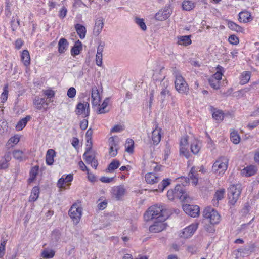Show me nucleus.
Instances as JSON below:
<instances>
[{"label":"nucleus","instance_id":"nucleus-1","mask_svg":"<svg viewBox=\"0 0 259 259\" xmlns=\"http://www.w3.org/2000/svg\"><path fill=\"white\" fill-rule=\"evenodd\" d=\"M164 208L161 205H155L150 207L145 213L144 217L146 221H148L153 219L165 220Z\"/></svg>","mask_w":259,"mask_h":259},{"label":"nucleus","instance_id":"nucleus-2","mask_svg":"<svg viewBox=\"0 0 259 259\" xmlns=\"http://www.w3.org/2000/svg\"><path fill=\"white\" fill-rule=\"evenodd\" d=\"M242 188L240 184L231 185L228 189V196L229 203L234 205L237 202L241 193Z\"/></svg>","mask_w":259,"mask_h":259},{"label":"nucleus","instance_id":"nucleus-3","mask_svg":"<svg viewBox=\"0 0 259 259\" xmlns=\"http://www.w3.org/2000/svg\"><path fill=\"white\" fill-rule=\"evenodd\" d=\"M228 159L224 156L220 157L213 164L212 170L218 175L223 174L227 169Z\"/></svg>","mask_w":259,"mask_h":259},{"label":"nucleus","instance_id":"nucleus-4","mask_svg":"<svg viewBox=\"0 0 259 259\" xmlns=\"http://www.w3.org/2000/svg\"><path fill=\"white\" fill-rule=\"evenodd\" d=\"M203 216L209 219V222L213 225L217 224L220 221L221 216L218 212L211 207L205 208L203 212Z\"/></svg>","mask_w":259,"mask_h":259},{"label":"nucleus","instance_id":"nucleus-5","mask_svg":"<svg viewBox=\"0 0 259 259\" xmlns=\"http://www.w3.org/2000/svg\"><path fill=\"white\" fill-rule=\"evenodd\" d=\"M175 86L176 90L180 94L187 95L189 88L185 78L182 76H179L175 78Z\"/></svg>","mask_w":259,"mask_h":259},{"label":"nucleus","instance_id":"nucleus-6","mask_svg":"<svg viewBox=\"0 0 259 259\" xmlns=\"http://www.w3.org/2000/svg\"><path fill=\"white\" fill-rule=\"evenodd\" d=\"M173 190L175 191V195L176 199H180L183 202H188V199L190 198L185 191L184 187L181 184L177 185Z\"/></svg>","mask_w":259,"mask_h":259},{"label":"nucleus","instance_id":"nucleus-7","mask_svg":"<svg viewBox=\"0 0 259 259\" xmlns=\"http://www.w3.org/2000/svg\"><path fill=\"white\" fill-rule=\"evenodd\" d=\"M69 215L73 222L77 224L80 221L81 215V208L76 204H73L70 208Z\"/></svg>","mask_w":259,"mask_h":259},{"label":"nucleus","instance_id":"nucleus-8","mask_svg":"<svg viewBox=\"0 0 259 259\" xmlns=\"http://www.w3.org/2000/svg\"><path fill=\"white\" fill-rule=\"evenodd\" d=\"M183 209L186 214L193 218L198 217L200 213L199 207L196 205L183 204Z\"/></svg>","mask_w":259,"mask_h":259},{"label":"nucleus","instance_id":"nucleus-9","mask_svg":"<svg viewBox=\"0 0 259 259\" xmlns=\"http://www.w3.org/2000/svg\"><path fill=\"white\" fill-rule=\"evenodd\" d=\"M172 10L169 6H166L160 10L155 15V19L158 21H163L170 16Z\"/></svg>","mask_w":259,"mask_h":259},{"label":"nucleus","instance_id":"nucleus-10","mask_svg":"<svg viewBox=\"0 0 259 259\" xmlns=\"http://www.w3.org/2000/svg\"><path fill=\"white\" fill-rule=\"evenodd\" d=\"M85 112V117H88L90 115V104L88 102H85L84 103L79 102L75 108V112L78 115L82 114L84 112Z\"/></svg>","mask_w":259,"mask_h":259},{"label":"nucleus","instance_id":"nucleus-11","mask_svg":"<svg viewBox=\"0 0 259 259\" xmlns=\"http://www.w3.org/2000/svg\"><path fill=\"white\" fill-rule=\"evenodd\" d=\"M164 221L163 220H157V221H155L152 225L149 227L150 232L158 233L165 229L167 225L166 223H164Z\"/></svg>","mask_w":259,"mask_h":259},{"label":"nucleus","instance_id":"nucleus-12","mask_svg":"<svg viewBox=\"0 0 259 259\" xmlns=\"http://www.w3.org/2000/svg\"><path fill=\"white\" fill-rule=\"evenodd\" d=\"M237 251L242 254L243 256H249L252 253L257 251V247L253 243H251L244 248L238 249Z\"/></svg>","mask_w":259,"mask_h":259},{"label":"nucleus","instance_id":"nucleus-13","mask_svg":"<svg viewBox=\"0 0 259 259\" xmlns=\"http://www.w3.org/2000/svg\"><path fill=\"white\" fill-rule=\"evenodd\" d=\"M91 97L92 99V105L93 107L99 106L101 98L96 86L93 87L92 89Z\"/></svg>","mask_w":259,"mask_h":259},{"label":"nucleus","instance_id":"nucleus-14","mask_svg":"<svg viewBox=\"0 0 259 259\" xmlns=\"http://www.w3.org/2000/svg\"><path fill=\"white\" fill-rule=\"evenodd\" d=\"M198 228L197 224H192L183 229L181 236L188 238L191 236Z\"/></svg>","mask_w":259,"mask_h":259},{"label":"nucleus","instance_id":"nucleus-15","mask_svg":"<svg viewBox=\"0 0 259 259\" xmlns=\"http://www.w3.org/2000/svg\"><path fill=\"white\" fill-rule=\"evenodd\" d=\"M201 170V168L199 167L196 168V167L193 166L191 168V170L188 174V178H189V181H192L193 185L196 186L197 184L198 181V171H200Z\"/></svg>","mask_w":259,"mask_h":259},{"label":"nucleus","instance_id":"nucleus-16","mask_svg":"<svg viewBox=\"0 0 259 259\" xmlns=\"http://www.w3.org/2000/svg\"><path fill=\"white\" fill-rule=\"evenodd\" d=\"M113 193L117 200H119L125 195L126 189L123 185H119L113 189Z\"/></svg>","mask_w":259,"mask_h":259},{"label":"nucleus","instance_id":"nucleus-17","mask_svg":"<svg viewBox=\"0 0 259 259\" xmlns=\"http://www.w3.org/2000/svg\"><path fill=\"white\" fill-rule=\"evenodd\" d=\"M161 128L156 127L152 133V139L153 144L157 145L161 140Z\"/></svg>","mask_w":259,"mask_h":259},{"label":"nucleus","instance_id":"nucleus-18","mask_svg":"<svg viewBox=\"0 0 259 259\" xmlns=\"http://www.w3.org/2000/svg\"><path fill=\"white\" fill-rule=\"evenodd\" d=\"M238 19L240 22L247 23L250 22L252 20V18L250 12L247 11H244L239 13Z\"/></svg>","mask_w":259,"mask_h":259},{"label":"nucleus","instance_id":"nucleus-19","mask_svg":"<svg viewBox=\"0 0 259 259\" xmlns=\"http://www.w3.org/2000/svg\"><path fill=\"white\" fill-rule=\"evenodd\" d=\"M256 171V167L251 165L243 168L241 171V174L243 176L248 177L254 175Z\"/></svg>","mask_w":259,"mask_h":259},{"label":"nucleus","instance_id":"nucleus-20","mask_svg":"<svg viewBox=\"0 0 259 259\" xmlns=\"http://www.w3.org/2000/svg\"><path fill=\"white\" fill-rule=\"evenodd\" d=\"M154 80L156 81V82H160L159 87L161 90H170V88L169 81L165 79V76H163L158 79L156 78L155 75H154Z\"/></svg>","mask_w":259,"mask_h":259},{"label":"nucleus","instance_id":"nucleus-21","mask_svg":"<svg viewBox=\"0 0 259 259\" xmlns=\"http://www.w3.org/2000/svg\"><path fill=\"white\" fill-rule=\"evenodd\" d=\"M82 50V45L81 42L78 40L76 41L71 49V54L73 56L79 55Z\"/></svg>","mask_w":259,"mask_h":259},{"label":"nucleus","instance_id":"nucleus-22","mask_svg":"<svg viewBox=\"0 0 259 259\" xmlns=\"http://www.w3.org/2000/svg\"><path fill=\"white\" fill-rule=\"evenodd\" d=\"M32 117L30 115H27L24 118L20 120L16 126L17 131L23 130L26 125L27 122L31 119Z\"/></svg>","mask_w":259,"mask_h":259},{"label":"nucleus","instance_id":"nucleus-23","mask_svg":"<svg viewBox=\"0 0 259 259\" xmlns=\"http://www.w3.org/2000/svg\"><path fill=\"white\" fill-rule=\"evenodd\" d=\"M55 156V151L52 149L47 151L46 156V162L47 165H52L54 163V157Z\"/></svg>","mask_w":259,"mask_h":259},{"label":"nucleus","instance_id":"nucleus-24","mask_svg":"<svg viewBox=\"0 0 259 259\" xmlns=\"http://www.w3.org/2000/svg\"><path fill=\"white\" fill-rule=\"evenodd\" d=\"M195 7V2L191 0H184L182 2V8L185 11H191Z\"/></svg>","mask_w":259,"mask_h":259},{"label":"nucleus","instance_id":"nucleus-25","mask_svg":"<svg viewBox=\"0 0 259 259\" xmlns=\"http://www.w3.org/2000/svg\"><path fill=\"white\" fill-rule=\"evenodd\" d=\"M68 43L64 38H61L58 42V52L62 54L67 49Z\"/></svg>","mask_w":259,"mask_h":259},{"label":"nucleus","instance_id":"nucleus-26","mask_svg":"<svg viewBox=\"0 0 259 259\" xmlns=\"http://www.w3.org/2000/svg\"><path fill=\"white\" fill-rule=\"evenodd\" d=\"M34 105L36 106V108L38 110H40L44 105L48 106V103L46 102L45 98L35 97L33 101Z\"/></svg>","mask_w":259,"mask_h":259},{"label":"nucleus","instance_id":"nucleus-27","mask_svg":"<svg viewBox=\"0 0 259 259\" xmlns=\"http://www.w3.org/2000/svg\"><path fill=\"white\" fill-rule=\"evenodd\" d=\"M91 150V147L87 148L85 152L83 154V159L88 164H89L94 159L96 158L93 154H90Z\"/></svg>","mask_w":259,"mask_h":259},{"label":"nucleus","instance_id":"nucleus-28","mask_svg":"<svg viewBox=\"0 0 259 259\" xmlns=\"http://www.w3.org/2000/svg\"><path fill=\"white\" fill-rule=\"evenodd\" d=\"M145 180L147 183L153 184L159 181V178L156 176L154 174L150 172L146 174Z\"/></svg>","mask_w":259,"mask_h":259},{"label":"nucleus","instance_id":"nucleus-29","mask_svg":"<svg viewBox=\"0 0 259 259\" xmlns=\"http://www.w3.org/2000/svg\"><path fill=\"white\" fill-rule=\"evenodd\" d=\"M251 73L250 71H244L240 76V84L244 85L249 82L250 79Z\"/></svg>","mask_w":259,"mask_h":259},{"label":"nucleus","instance_id":"nucleus-30","mask_svg":"<svg viewBox=\"0 0 259 259\" xmlns=\"http://www.w3.org/2000/svg\"><path fill=\"white\" fill-rule=\"evenodd\" d=\"M120 165V162L119 160L114 159L109 164L106 170V172H112L114 170L118 168Z\"/></svg>","mask_w":259,"mask_h":259},{"label":"nucleus","instance_id":"nucleus-31","mask_svg":"<svg viewBox=\"0 0 259 259\" xmlns=\"http://www.w3.org/2000/svg\"><path fill=\"white\" fill-rule=\"evenodd\" d=\"M21 60L25 66H28L30 65V57L28 50H24L22 51Z\"/></svg>","mask_w":259,"mask_h":259},{"label":"nucleus","instance_id":"nucleus-32","mask_svg":"<svg viewBox=\"0 0 259 259\" xmlns=\"http://www.w3.org/2000/svg\"><path fill=\"white\" fill-rule=\"evenodd\" d=\"M110 101V98H106L103 101L102 104L100 105L97 112L98 114H104L109 112V110H106L105 109L107 107L109 102Z\"/></svg>","mask_w":259,"mask_h":259},{"label":"nucleus","instance_id":"nucleus-33","mask_svg":"<svg viewBox=\"0 0 259 259\" xmlns=\"http://www.w3.org/2000/svg\"><path fill=\"white\" fill-rule=\"evenodd\" d=\"M178 44L180 45L187 46L191 44V35L178 37Z\"/></svg>","mask_w":259,"mask_h":259},{"label":"nucleus","instance_id":"nucleus-34","mask_svg":"<svg viewBox=\"0 0 259 259\" xmlns=\"http://www.w3.org/2000/svg\"><path fill=\"white\" fill-rule=\"evenodd\" d=\"M201 147V142L199 141L195 140L191 145V152L194 154H197L200 151Z\"/></svg>","mask_w":259,"mask_h":259},{"label":"nucleus","instance_id":"nucleus-35","mask_svg":"<svg viewBox=\"0 0 259 259\" xmlns=\"http://www.w3.org/2000/svg\"><path fill=\"white\" fill-rule=\"evenodd\" d=\"M39 189L38 187L35 186L34 187L31 191V195L29 197V201L30 202H34L35 201L39 196Z\"/></svg>","mask_w":259,"mask_h":259},{"label":"nucleus","instance_id":"nucleus-36","mask_svg":"<svg viewBox=\"0 0 259 259\" xmlns=\"http://www.w3.org/2000/svg\"><path fill=\"white\" fill-rule=\"evenodd\" d=\"M104 25L103 20L102 18L97 19L94 28V32H100L102 31Z\"/></svg>","mask_w":259,"mask_h":259},{"label":"nucleus","instance_id":"nucleus-37","mask_svg":"<svg viewBox=\"0 0 259 259\" xmlns=\"http://www.w3.org/2000/svg\"><path fill=\"white\" fill-rule=\"evenodd\" d=\"M55 254L54 250L52 249H45L41 252V256L44 258L49 259L53 258Z\"/></svg>","mask_w":259,"mask_h":259},{"label":"nucleus","instance_id":"nucleus-38","mask_svg":"<svg viewBox=\"0 0 259 259\" xmlns=\"http://www.w3.org/2000/svg\"><path fill=\"white\" fill-rule=\"evenodd\" d=\"M228 26L232 31L237 32H241L243 31V29L241 26L231 21L228 22Z\"/></svg>","mask_w":259,"mask_h":259},{"label":"nucleus","instance_id":"nucleus-39","mask_svg":"<svg viewBox=\"0 0 259 259\" xmlns=\"http://www.w3.org/2000/svg\"><path fill=\"white\" fill-rule=\"evenodd\" d=\"M224 70L223 67L222 66L218 65L217 67V72L213 75V77L211 79H216L218 81H220L221 80L222 75H223V71Z\"/></svg>","mask_w":259,"mask_h":259},{"label":"nucleus","instance_id":"nucleus-40","mask_svg":"<svg viewBox=\"0 0 259 259\" xmlns=\"http://www.w3.org/2000/svg\"><path fill=\"white\" fill-rule=\"evenodd\" d=\"M170 184V179H165L162 180V181L158 185V189H156L155 190L160 192H163L164 189Z\"/></svg>","mask_w":259,"mask_h":259},{"label":"nucleus","instance_id":"nucleus-41","mask_svg":"<svg viewBox=\"0 0 259 259\" xmlns=\"http://www.w3.org/2000/svg\"><path fill=\"white\" fill-rule=\"evenodd\" d=\"M38 170V166H36L33 167L30 171V177L28 179L29 183L32 182L35 179Z\"/></svg>","mask_w":259,"mask_h":259},{"label":"nucleus","instance_id":"nucleus-42","mask_svg":"<svg viewBox=\"0 0 259 259\" xmlns=\"http://www.w3.org/2000/svg\"><path fill=\"white\" fill-rule=\"evenodd\" d=\"M224 189H221L217 191L214 195V199L212 200V201H214V203L217 201V204H218V201L224 198Z\"/></svg>","mask_w":259,"mask_h":259},{"label":"nucleus","instance_id":"nucleus-43","mask_svg":"<svg viewBox=\"0 0 259 259\" xmlns=\"http://www.w3.org/2000/svg\"><path fill=\"white\" fill-rule=\"evenodd\" d=\"M213 118L218 121H220L224 119V113L222 111L217 110L214 111L212 114Z\"/></svg>","mask_w":259,"mask_h":259},{"label":"nucleus","instance_id":"nucleus-44","mask_svg":"<svg viewBox=\"0 0 259 259\" xmlns=\"http://www.w3.org/2000/svg\"><path fill=\"white\" fill-rule=\"evenodd\" d=\"M60 235L59 230L54 231L51 234V240L53 243H57L60 239Z\"/></svg>","mask_w":259,"mask_h":259},{"label":"nucleus","instance_id":"nucleus-45","mask_svg":"<svg viewBox=\"0 0 259 259\" xmlns=\"http://www.w3.org/2000/svg\"><path fill=\"white\" fill-rule=\"evenodd\" d=\"M135 22L138 26L140 27L143 31H145L146 30V25L143 19L136 17L135 18Z\"/></svg>","mask_w":259,"mask_h":259},{"label":"nucleus","instance_id":"nucleus-46","mask_svg":"<svg viewBox=\"0 0 259 259\" xmlns=\"http://www.w3.org/2000/svg\"><path fill=\"white\" fill-rule=\"evenodd\" d=\"M230 139L235 144H237L240 142V137L237 132H233L230 134Z\"/></svg>","mask_w":259,"mask_h":259},{"label":"nucleus","instance_id":"nucleus-47","mask_svg":"<svg viewBox=\"0 0 259 259\" xmlns=\"http://www.w3.org/2000/svg\"><path fill=\"white\" fill-rule=\"evenodd\" d=\"M117 137H111L109 139V145L110 147H114L115 149H119L118 141L115 139Z\"/></svg>","mask_w":259,"mask_h":259},{"label":"nucleus","instance_id":"nucleus-48","mask_svg":"<svg viewBox=\"0 0 259 259\" xmlns=\"http://www.w3.org/2000/svg\"><path fill=\"white\" fill-rule=\"evenodd\" d=\"M126 144H128V145L126 148V151L129 153H132L134 151V141L132 139H127Z\"/></svg>","mask_w":259,"mask_h":259},{"label":"nucleus","instance_id":"nucleus-49","mask_svg":"<svg viewBox=\"0 0 259 259\" xmlns=\"http://www.w3.org/2000/svg\"><path fill=\"white\" fill-rule=\"evenodd\" d=\"M170 95V90H161L160 98L161 102L163 103L166 97Z\"/></svg>","mask_w":259,"mask_h":259},{"label":"nucleus","instance_id":"nucleus-50","mask_svg":"<svg viewBox=\"0 0 259 259\" xmlns=\"http://www.w3.org/2000/svg\"><path fill=\"white\" fill-rule=\"evenodd\" d=\"M229 42L234 45H236L239 42V38L235 34L231 35L228 38Z\"/></svg>","mask_w":259,"mask_h":259},{"label":"nucleus","instance_id":"nucleus-51","mask_svg":"<svg viewBox=\"0 0 259 259\" xmlns=\"http://www.w3.org/2000/svg\"><path fill=\"white\" fill-rule=\"evenodd\" d=\"M180 155L185 156L187 159H188L190 156V154L188 150L186 147H180Z\"/></svg>","mask_w":259,"mask_h":259},{"label":"nucleus","instance_id":"nucleus-52","mask_svg":"<svg viewBox=\"0 0 259 259\" xmlns=\"http://www.w3.org/2000/svg\"><path fill=\"white\" fill-rule=\"evenodd\" d=\"M209 83L211 88L217 90L220 88V82L219 81L214 79H209Z\"/></svg>","mask_w":259,"mask_h":259},{"label":"nucleus","instance_id":"nucleus-53","mask_svg":"<svg viewBox=\"0 0 259 259\" xmlns=\"http://www.w3.org/2000/svg\"><path fill=\"white\" fill-rule=\"evenodd\" d=\"M76 94V89L73 87L70 88L67 93V95L68 97L70 98H74Z\"/></svg>","mask_w":259,"mask_h":259},{"label":"nucleus","instance_id":"nucleus-54","mask_svg":"<svg viewBox=\"0 0 259 259\" xmlns=\"http://www.w3.org/2000/svg\"><path fill=\"white\" fill-rule=\"evenodd\" d=\"M23 152L21 150H17L13 152L14 157L18 160H21L23 158Z\"/></svg>","mask_w":259,"mask_h":259},{"label":"nucleus","instance_id":"nucleus-55","mask_svg":"<svg viewBox=\"0 0 259 259\" xmlns=\"http://www.w3.org/2000/svg\"><path fill=\"white\" fill-rule=\"evenodd\" d=\"M188 144V137L187 136L183 137L181 138L180 143V147H186Z\"/></svg>","mask_w":259,"mask_h":259},{"label":"nucleus","instance_id":"nucleus-56","mask_svg":"<svg viewBox=\"0 0 259 259\" xmlns=\"http://www.w3.org/2000/svg\"><path fill=\"white\" fill-rule=\"evenodd\" d=\"M178 179L181 180L180 182L182 183V186L183 187L184 186H187L189 184V178L188 177L182 176Z\"/></svg>","mask_w":259,"mask_h":259},{"label":"nucleus","instance_id":"nucleus-57","mask_svg":"<svg viewBox=\"0 0 259 259\" xmlns=\"http://www.w3.org/2000/svg\"><path fill=\"white\" fill-rule=\"evenodd\" d=\"M73 8L77 9L79 7H82V6H87L81 0H74L73 4Z\"/></svg>","mask_w":259,"mask_h":259},{"label":"nucleus","instance_id":"nucleus-58","mask_svg":"<svg viewBox=\"0 0 259 259\" xmlns=\"http://www.w3.org/2000/svg\"><path fill=\"white\" fill-rule=\"evenodd\" d=\"M75 28L77 32H86V29L82 25L77 24L75 25Z\"/></svg>","mask_w":259,"mask_h":259},{"label":"nucleus","instance_id":"nucleus-59","mask_svg":"<svg viewBox=\"0 0 259 259\" xmlns=\"http://www.w3.org/2000/svg\"><path fill=\"white\" fill-rule=\"evenodd\" d=\"M167 197L170 200H174L176 199L175 195V191L173 189L169 190L167 192Z\"/></svg>","mask_w":259,"mask_h":259},{"label":"nucleus","instance_id":"nucleus-60","mask_svg":"<svg viewBox=\"0 0 259 259\" xmlns=\"http://www.w3.org/2000/svg\"><path fill=\"white\" fill-rule=\"evenodd\" d=\"M9 167V163H7L6 160L2 158L0 160V169H6Z\"/></svg>","mask_w":259,"mask_h":259},{"label":"nucleus","instance_id":"nucleus-61","mask_svg":"<svg viewBox=\"0 0 259 259\" xmlns=\"http://www.w3.org/2000/svg\"><path fill=\"white\" fill-rule=\"evenodd\" d=\"M19 22L17 20H13L11 21V27L13 31H16L17 28L19 27Z\"/></svg>","mask_w":259,"mask_h":259},{"label":"nucleus","instance_id":"nucleus-62","mask_svg":"<svg viewBox=\"0 0 259 259\" xmlns=\"http://www.w3.org/2000/svg\"><path fill=\"white\" fill-rule=\"evenodd\" d=\"M64 175L60 178L57 182V187L59 188H64V184L65 183V181L64 179Z\"/></svg>","mask_w":259,"mask_h":259},{"label":"nucleus","instance_id":"nucleus-63","mask_svg":"<svg viewBox=\"0 0 259 259\" xmlns=\"http://www.w3.org/2000/svg\"><path fill=\"white\" fill-rule=\"evenodd\" d=\"M67 9L63 6L62 9L59 11V16L61 18H64L67 14Z\"/></svg>","mask_w":259,"mask_h":259},{"label":"nucleus","instance_id":"nucleus-64","mask_svg":"<svg viewBox=\"0 0 259 259\" xmlns=\"http://www.w3.org/2000/svg\"><path fill=\"white\" fill-rule=\"evenodd\" d=\"M44 94L47 96L48 98H53L55 95V92L52 90H47L44 91Z\"/></svg>","mask_w":259,"mask_h":259}]
</instances>
